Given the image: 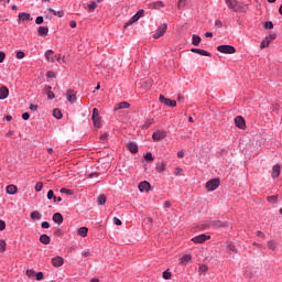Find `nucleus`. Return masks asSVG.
Returning <instances> with one entry per match:
<instances>
[{
  "mask_svg": "<svg viewBox=\"0 0 282 282\" xmlns=\"http://www.w3.org/2000/svg\"><path fill=\"white\" fill-rule=\"evenodd\" d=\"M93 124L94 127H96L97 129H102V122L100 120H102V117H100V112L98 111V108H94L93 109Z\"/></svg>",
  "mask_w": 282,
  "mask_h": 282,
  "instance_id": "obj_1",
  "label": "nucleus"
},
{
  "mask_svg": "<svg viewBox=\"0 0 282 282\" xmlns=\"http://www.w3.org/2000/svg\"><path fill=\"white\" fill-rule=\"evenodd\" d=\"M217 51L220 52V54H235L237 48H235L232 45L223 44L217 46Z\"/></svg>",
  "mask_w": 282,
  "mask_h": 282,
  "instance_id": "obj_2",
  "label": "nucleus"
},
{
  "mask_svg": "<svg viewBox=\"0 0 282 282\" xmlns=\"http://www.w3.org/2000/svg\"><path fill=\"white\" fill-rule=\"evenodd\" d=\"M159 102H162V105H165V107H177L176 100L169 99L164 95H160Z\"/></svg>",
  "mask_w": 282,
  "mask_h": 282,
  "instance_id": "obj_3",
  "label": "nucleus"
},
{
  "mask_svg": "<svg viewBox=\"0 0 282 282\" xmlns=\"http://www.w3.org/2000/svg\"><path fill=\"white\" fill-rule=\"evenodd\" d=\"M220 184H221V181H219V178H212L206 183V188L207 191H217Z\"/></svg>",
  "mask_w": 282,
  "mask_h": 282,
  "instance_id": "obj_4",
  "label": "nucleus"
},
{
  "mask_svg": "<svg viewBox=\"0 0 282 282\" xmlns=\"http://www.w3.org/2000/svg\"><path fill=\"white\" fill-rule=\"evenodd\" d=\"M166 30H169V24L162 23L156 32L153 34V39H161V36H164L166 34Z\"/></svg>",
  "mask_w": 282,
  "mask_h": 282,
  "instance_id": "obj_5",
  "label": "nucleus"
},
{
  "mask_svg": "<svg viewBox=\"0 0 282 282\" xmlns=\"http://www.w3.org/2000/svg\"><path fill=\"white\" fill-rule=\"evenodd\" d=\"M208 239H210V236L202 234V235H198V236L192 238V241L194 243H204L205 241H208Z\"/></svg>",
  "mask_w": 282,
  "mask_h": 282,
  "instance_id": "obj_6",
  "label": "nucleus"
},
{
  "mask_svg": "<svg viewBox=\"0 0 282 282\" xmlns=\"http://www.w3.org/2000/svg\"><path fill=\"white\" fill-rule=\"evenodd\" d=\"M166 138V132L164 130H158L156 132H153L152 139L154 142H158L160 140H164Z\"/></svg>",
  "mask_w": 282,
  "mask_h": 282,
  "instance_id": "obj_7",
  "label": "nucleus"
},
{
  "mask_svg": "<svg viewBox=\"0 0 282 282\" xmlns=\"http://www.w3.org/2000/svg\"><path fill=\"white\" fill-rule=\"evenodd\" d=\"M138 188L140 193H144V191L149 193V191H151V183H149L148 181H142L141 183H139Z\"/></svg>",
  "mask_w": 282,
  "mask_h": 282,
  "instance_id": "obj_8",
  "label": "nucleus"
},
{
  "mask_svg": "<svg viewBox=\"0 0 282 282\" xmlns=\"http://www.w3.org/2000/svg\"><path fill=\"white\" fill-rule=\"evenodd\" d=\"M235 124L238 127V129H245L246 128V119L241 116H237L235 118Z\"/></svg>",
  "mask_w": 282,
  "mask_h": 282,
  "instance_id": "obj_9",
  "label": "nucleus"
},
{
  "mask_svg": "<svg viewBox=\"0 0 282 282\" xmlns=\"http://www.w3.org/2000/svg\"><path fill=\"white\" fill-rule=\"evenodd\" d=\"M63 263H65V260L61 256H57L52 259V264L54 265V268H61Z\"/></svg>",
  "mask_w": 282,
  "mask_h": 282,
  "instance_id": "obj_10",
  "label": "nucleus"
},
{
  "mask_svg": "<svg viewBox=\"0 0 282 282\" xmlns=\"http://www.w3.org/2000/svg\"><path fill=\"white\" fill-rule=\"evenodd\" d=\"M10 96V89L6 86L0 87V100H6Z\"/></svg>",
  "mask_w": 282,
  "mask_h": 282,
  "instance_id": "obj_11",
  "label": "nucleus"
},
{
  "mask_svg": "<svg viewBox=\"0 0 282 282\" xmlns=\"http://www.w3.org/2000/svg\"><path fill=\"white\" fill-rule=\"evenodd\" d=\"M45 58L48 63H54L56 61V55H54V51L53 50L46 51Z\"/></svg>",
  "mask_w": 282,
  "mask_h": 282,
  "instance_id": "obj_12",
  "label": "nucleus"
},
{
  "mask_svg": "<svg viewBox=\"0 0 282 282\" xmlns=\"http://www.w3.org/2000/svg\"><path fill=\"white\" fill-rule=\"evenodd\" d=\"M234 12H248V4H243L241 2H237Z\"/></svg>",
  "mask_w": 282,
  "mask_h": 282,
  "instance_id": "obj_13",
  "label": "nucleus"
},
{
  "mask_svg": "<svg viewBox=\"0 0 282 282\" xmlns=\"http://www.w3.org/2000/svg\"><path fill=\"white\" fill-rule=\"evenodd\" d=\"M210 226H215V228H227L228 223L221 220H212Z\"/></svg>",
  "mask_w": 282,
  "mask_h": 282,
  "instance_id": "obj_14",
  "label": "nucleus"
},
{
  "mask_svg": "<svg viewBox=\"0 0 282 282\" xmlns=\"http://www.w3.org/2000/svg\"><path fill=\"white\" fill-rule=\"evenodd\" d=\"M191 52H193V54H199V56H213L208 51L202 48H191Z\"/></svg>",
  "mask_w": 282,
  "mask_h": 282,
  "instance_id": "obj_15",
  "label": "nucleus"
},
{
  "mask_svg": "<svg viewBox=\"0 0 282 282\" xmlns=\"http://www.w3.org/2000/svg\"><path fill=\"white\" fill-rule=\"evenodd\" d=\"M129 107H131V104L128 101H121L115 106L113 111H118V109H129Z\"/></svg>",
  "mask_w": 282,
  "mask_h": 282,
  "instance_id": "obj_16",
  "label": "nucleus"
},
{
  "mask_svg": "<svg viewBox=\"0 0 282 282\" xmlns=\"http://www.w3.org/2000/svg\"><path fill=\"white\" fill-rule=\"evenodd\" d=\"M50 33V28L47 26H39L37 29V36H47Z\"/></svg>",
  "mask_w": 282,
  "mask_h": 282,
  "instance_id": "obj_17",
  "label": "nucleus"
},
{
  "mask_svg": "<svg viewBox=\"0 0 282 282\" xmlns=\"http://www.w3.org/2000/svg\"><path fill=\"white\" fill-rule=\"evenodd\" d=\"M127 149H128V151H130V153L135 154V153H138V143H135V142H129V143L127 144Z\"/></svg>",
  "mask_w": 282,
  "mask_h": 282,
  "instance_id": "obj_18",
  "label": "nucleus"
},
{
  "mask_svg": "<svg viewBox=\"0 0 282 282\" xmlns=\"http://www.w3.org/2000/svg\"><path fill=\"white\" fill-rule=\"evenodd\" d=\"M7 193L8 195H17V193H19V188L17 187V185H8Z\"/></svg>",
  "mask_w": 282,
  "mask_h": 282,
  "instance_id": "obj_19",
  "label": "nucleus"
},
{
  "mask_svg": "<svg viewBox=\"0 0 282 282\" xmlns=\"http://www.w3.org/2000/svg\"><path fill=\"white\" fill-rule=\"evenodd\" d=\"M271 175L274 180H276V177H279V175H281V165H279V164L274 165L272 169Z\"/></svg>",
  "mask_w": 282,
  "mask_h": 282,
  "instance_id": "obj_20",
  "label": "nucleus"
},
{
  "mask_svg": "<svg viewBox=\"0 0 282 282\" xmlns=\"http://www.w3.org/2000/svg\"><path fill=\"white\" fill-rule=\"evenodd\" d=\"M40 241L44 245V246H50V242L52 241V239L50 238V236H47L46 234H42L40 236Z\"/></svg>",
  "mask_w": 282,
  "mask_h": 282,
  "instance_id": "obj_21",
  "label": "nucleus"
},
{
  "mask_svg": "<svg viewBox=\"0 0 282 282\" xmlns=\"http://www.w3.org/2000/svg\"><path fill=\"white\" fill-rule=\"evenodd\" d=\"M53 221L55 223V224H58V225H61V224H63V214H61V213H55L54 215H53Z\"/></svg>",
  "mask_w": 282,
  "mask_h": 282,
  "instance_id": "obj_22",
  "label": "nucleus"
},
{
  "mask_svg": "<svg viewBox=\"0 0 282 282\" xmlns=\"http://www.w3.org/2000/svg\"><path fill=\"white\" fill-rule=\"evenodd\" d=\"M66 98L68 102H74L76 100V94H74L73 89L67 90Z\"/></svg>",
  "mask_w": 282,
  "mask_h": 282,
  "instance_id": "obj_23",
  "label": "nucleus"
},
{
  "mask_svg": "<svg viewBox=\"0 0 282 282\" xmlns=\"http://www.w3.org/2000/svg\"><path fill=\"white\" fill-rule=\"evenodd\" d=\"M47 11L52 12V14H54V17H58L59 19H63V17H65V11H63V10L56 11L52 8H48Z\"/></svg>",
  "mask_w": 282,
  "mask_h": 282,
  "instance_id": "obj_24",
  "label": "nucleus"
},
{
  "mask_svg": "<svg viewBox=\"0 0 282 282\" xmlns=\"http://www.w3.org/2000/svg\"><path fill=\"white\" fill-rule=\"evenodd\" d=\"M137 21H140V18H138L134 14L128 22L124 23L123 29L127 30V28H129V25H133V23H135Z\"/></svg>",
  "mask_w": 282,
  "mask_h": 282,
  "instance_id": "obj_25",
  "label": "nucleus"
},
{
  "mask_svg": "<svg viewBox=\"0 0 282 282\" xmlns=\"http://www.w3.org/2000/svg\"><path fill=\"white\" fill-rule=\"evenodd\" d=\"M164 8V2L162 1H156V2H151L149 4V8H151V10H158V8Z\"/></svg>",
  "mask_w": 282,
  "mask_h": 282,
  "instance_id": "obj_26",
  "label": "nucleus"
},
{
  "mask_svg": "<svg viewBox=\"0 0 282 282\" xmlns=\"http://www.w3.org/2000/svg\"><path fill=\"white\" fill-rule=\"evenodd\" d=\"M202 43V37L199 35L193 34L192 35V45H195L197 47Z\"/></svg>",
  "mask_w": 282,
  "mask_h": 282,
  "instance_id": "obj_27",
  "label": "nucleus"
},
{
  "mask_svg": "<svg viewBox=\"0 0 282 282\" xmlns=\"http://www.w3.org/2000/svg\"><path fill=\"white\" fill-rule=\"evenodd\" d=\"M45 91H46L48 100H54L55 95L52 91V86H45Z\"/></svg>",
  "mask_w": 282,
  "mask_h": 282,
  "instance_id": "obj_28",
  "label": "nucleus"
},
{
  "mask_svg": "<svg viewBox=\"0 0 282 282\" xmlns=\"http://www.w3.org/2000/svg\"><path fill=\"white\" fill-rule=\"evenodd\" d=\"M19 21H32L30 13L21 12L19 13Z\"/></svg>",
  "mask_w": 282,
  "mask_h": 282,
  "instance_id": "obj_29",
  "label": "nucleus"
},
{
  "mask_svg": "<svg viewBox=\"0 0 282 282\" xmlns=\"http://www.w3.org/2000/svg\"><path fill=\"white\" fill-rule=\"evenodd\" d=\"M77 232H78L79 237H87V234L89 232V228L80 227Z\"/></svg>",
  "mask_w": 282,
  "mask_h": 282,
  "instance_id": "obj_30",
  "label": "nucleus"
},
{
  "mask_svg": "<svg viewBox=\"0 0 282 282\" xmlns=\"http://www.w3.org/2000/svg\"><path fill=\"white\" fill-rule=\"evenodd\" d=\"M155 170L158 173H164L166 171V163H158Z\"/></svg>",
  "mask_w": 282,
  "mask_h": 282,
  "instance_id": "obj_31",
  "label": "nucleus"
},
{
  "mask_svg": "<svg viewBox=\"0 0 282 282\" xmlns=\"http://www.w3.org/2000/svg\"><path fill=\"white\" fill-rule=\"evenodd\" d=\"M53 116H54V118H56L57 120H61V118H63V112L61 111V109L55 108V109H53Z\"/></svg>",
  "mask_w": 282,
  "mask_h": 282,
  "instance_id": "obj_32",
  "label": "nucleus"
},
{
  "mask_svg": "<svg viewBox=\"0 0 282 282\" xmlns=\"http://www.w3.org/2000/svg\"><path fill=\"white\" fill-rule=\"evenodd\" d=\"M97 202H98V205H99V206H105V204H107V196H105V194H101V195L98 197Z\"/></svg>",
  "mask_w": 282,
  "mask_h": 282,
  "instance_id": "obj_33",
  "label": "nucleus"
},
{
  "mask_svg": "<svg viewBox=\"0 0 282 282\" xmlns=\"http://www.w3.org/2000/svg\"><path fill=\"white\" fill-rule=\"evenodd\" d=\"M226 4L229 7L230 10L235 12V8L237 6V0H226Z\"/></svg>",
  "mask_w": 282,
  "mask_h": 282,
  "instance_id": "obj_34",
  "label": "nucleus"
},
{
  "mask_svg": "<svg viewBox=\"0 0 282 282\" xmlns=\"http://www.w3.org/2000/svg\"><path fill=\"white\" fill-rule=\"evenodd\" d=\"M162 276L165 281H169L173 276V274L171 273V270L167 269V270L163 271Z\"/></svg>",
  "mask_w": 282,
  "mask_h": 282,
  "instance_id": "obj_35",
  "label": "nucleus"
},
{
  "mask_svg": "<svg viewBox=\"0 0 282 282\" xmlns=\"http://www.w3.org/2000/svg\"><path fill=\"white\" fill-rule=\"evenodd\" d=\"M193 259V256L185 254L181 258V263H189V261Z\"/></svg>",
  "mask_w": 282,
  "mask_h": 282,
  "instance_id": "obj_36",
  "label": "nucleus"
},
{
  "mask_svg": "<svg viewBox=\"0 0 282 282\" xmlns=\"http://www.w3.org/2000/svg\"><path fill=\"white\" fill-rule=\"evenodd\" d=\"M153 122H155V119H148L145 121V123L143 126H141V129H149V127H151V124H153Z\"/></svg>",
  "mask_w": 282,
  "mask_h": 282,
  "instance_id": "obj_37",
  "label": "nucleus"
},
{
  "mask_svg": "<svg viewBox=\"0 0 282 282\" xmlns=\"http://www.w3.org/2000/svg\"><path fill=\"white\" fill-rule=\"evenodd\" d=\"M264 30H274V23L272 21H267L263 24Z\"/></svg>",
  "mask_w": 282,
  "mask_h": 282,
  "instance_id": "obj_38",
  "label": "nucleus"
},
{
  "mask_svg": "<svg viewBox=\"0 0 282 282\" xmlns=\"http://www.w3.org/2000/svg\"><path fill=\"white\" fill-rule=\"evenodd\" d=\"M267 199L270 204H276V202H279V195L268 196Z\"/></svg>",
  "mask_w": 282,
  "mask_h": 282,
  "instance_id": "obj_39",
  "label": "nucleus"
},
{
  "mask_svg": "<svg viewBox=\"0 0 282 282\" xmlns=\"http://www.w3.org/2000/svg\"><path fill=\"white\" fill-rule=\"evenodd\" d=\"M26 276H28L29 279H34V278L36 276V271L33 270V269H28V270H26Z\"/></svg>",
  "mask_w": 282,
  "mask_h": 282,
  "instance_id": "obj_40",
  "label": "nucleus"
},
{
  "mask_svg": "<svg viewBox=\"0 0 282 282\" xmlns=\"http://www.w3.org/2000/svg\"><path fill=\"white\" fill-rule=\"evenodd\" d=\"M42 215L41 212H32L31 213V219L36 220V219H41Z\"/></svg>",
  "mask_w": 282,
  "mask_h": 282,
  "instance_id": "obj_41",
  "label": "nucleus"
},
{
  "mask_svg": "<svg viewBox=\"0 0 282 282\" xmlns=\"http://www.w3.org/2000/svg\"><path fill=\"white\" fill-rule=\"evenodd\" d=\"M268 248H269V250H276V241L270 240L268 242Z\"/></svg>",
  "mask_w": 282,
  "mask_h": 282,
  "instance_id": "obj_42",
  "label": "nucleus"
},
{
  "mask_svg": "<svg viewBox=\"0 0 282 282\" xmlns=\"http://www.w3.org/2000/svg\"><path fill=\"white\" fill-rule=\"evenodd\" d=\"M144 160H145V162H153V160H155V158H153V154L151 152H148L144 155Z\"/></svg>",
  "mask_w": 282,
  "mask_h": 282,
  "instance_id": "obj_43",
  "label": "nucleus"
},
{
  "mask_svg": "<svg viewBox=\"0 0 282 282\" xmlns=\"http://www.w3.org/2000/svg\"><path fill=\"white\" fill-rule=\"evenodd\" d=\"M46 197H47V199H53L54 202H56V195H54V191L53 189H50L47 192Z\"/></svg>",
  "mask_w": 282,
  "mask_h": 282,
  "instance_id": "obj_44",
  "label": "nucleus"
},
{
  "mask_svg": "<svg viewBox=\"0 0 282 282\" xmlns=\"http://www.w3.org/2000/svg\"><path fill=\"white\" fill-rule=\"evenodd\" d=\"M265 47H270V41H267L265 39L262 40L260 44V50H265Z\"/></svg>",
  "mask_w": 282,
  "mask_h": 282,
  "instance_id": "obj_45",
  "label": "nucleus"
},
{
  "mask_svg": "<svg viewBox=\"0 0 282 282\" xmlns=\"http://www.w3.org/2000/svg\"><path fill=\"white\" fill-rule=\"evenodd\" d=\"M7 247L8 243H6V240H0V252H6Z\"/></svg>",
  "mask_w": 282,
  "mask_h": 282,
  "instance_id": "obj_46",
  "label": "nucleus"
},
{
  "mask_svg": "<svg viewBox=\"0 0 282 282\" xmlns=\"http://www.w3.org/2000/svg\"><path fill=\"white\" fill-rule=\"evenodd\" d=\"M59 193H64L65 195H74V191L67 189L65 187L61 188Z\"/></svg>",
  "mask_w": 282,
  "mask_h": 282,
  "instance_id": "obj_47",
  "label": "nucleus"
},
{
  "mask_svg": "<svg viewBox=\"0 0 282 282\" xmlns=\"http://www.w3.org/2000/svg\"><path fill=\"white\" fill-rule=\"evenodd\" d=\"M63 235H65V232L63 231V229H56L54 231V236L55 237H59V239H62Z\"/></svg>",
  "mask_w": 282,
  "mask_h": 282,
  "instance_id": "obj_48",
  "label": "nucleus"
},
{
  "mask_svg": "<svg viewBox=\"0 0 282 282\" xmlns=\"http://www.w3.org/2000/svg\"><path fill=\"white\" fill-rule=\"evenodd\" d=\"M88 8H89V12H94V10L98 8V4H96V1H91Z\"/></svg>",
  "mask_w": 282,
  "mask_h": 282,
  "instance_id": "obj_49",
  "label": "nucleus"
},
{
  "mask_svg": "<svg viewBox=\"0 0 282 282\" xmlns=\"http://www.w3.org/2000/svg\"><path fill=\"white\" fill-rule=\"evenodd\" d=\"M35 191L37 193H41L43 191V183L42 182H39L35 184Z\"/></svg>",
  "mask_w": 282,
  "mask_h": 282,
  "instance_id": "obj_50",
  "label": "nucleus"
},
{
  "mask_svg": "<svg viewBox=\"0 0 282 282\" xmlns=\"http://www.w3.org/2000/svg\"><path fill=\"white\" fill-rule=\"evenodd\" d=\"M267 41H269V44L271 41H274L276 39V34H269L268 36L264 37Z\"/></svg>",
  "mask_w": 282,
  "mask_h": 282,
  "instance_id": "obj_51",
  "label": "nucleus"
},
{
  "mask_svg": "<svg viewBox=\"0 0 282 282\" xmlns=\"http://www.w3.org/2000/svg\"><path fill=\"white\" fill-rule=\"evenodd\" d=\"M43 21H44L43 15H39V17L35 19V23H36V25H41V24H43Z\"/></svg>",
  "mask_w": 282,
  "mask_h": 282,
  "instance_id": "obj_52",
  "label": "nucleus"
},
{
  "mask_svg": "<svg viewBox=\"0 0 282 282\" xmlns=\"http://www.w3.org/2000/svg\"><path fill=\"white\" fill-rule=\"evenodd\" d=\"M43 276H44V274H43V272H37V273H35V279H36V281H43Z\"/></svg>",
  "mask_w": 282,
  "mask_h": 282,
  "instance_id": "obj_53",
  "label": "nucleus"
},
{
  "mask_svg": "<svg viewBox=\"0 0 282 282\" xmlns=\"http://www.w3.org/2000/svg\"><path fill=\"white\" fill-rule=\"evenodd\" d=\"M17 58L21 59V58H25V53L23 51H18L17 52Z\"/></svg>",
  "mask_w": 282,
  "mask_h": 282,
  "instance_id": "obj_54",
  "label": "nucleus"
},
{
  "mask_svg": "<svg viewBox=\"0 0 282 282\" xmlns=\"http://www.w3.org/2000/svg\"><path fill=\"white\" fill-rule=\"evenodd\" d=\"M184 173V170L182 167H176L174 170V175H182Z\"/></svg>",
  "mask_w": 282,
  "mask_h": 282,
  "instance_id": "obj_55",
  "label": "nucleus"
},
{
  "mask_svg": "<svg viewBox=\"0 0 282 282\" xmlns=\"http://www.w3.org/2000/svg\"><path fill=\"white\" fill-rule=\"evenodd\" d=\"M198 271H199V272H208V265H206V264L200 265V267L198 268Z\"/></svg>",
  "mask_w": 282,
  "mask_h": 282,
  "instance_id": "obj_56",
  "label": "nucleus"
},
{
  "mask_svg": "<svg viewBox=\"0 0 282 282\" xmlns=\"http://www.w3.org/2000/svg\"><path fill=\"white\" fill-rule=\"evenodd\" d=\"M46 76H47V78H56V73H54L53 70H48L46 73Z\"/></svg>",
  "mask_w": 282,
  "mask_h": 282,
  "instance_id": "obj_57",
  "label": "nucleus"
},
{
  "mask_svg": "<svg viewBox=\"0 0 282 282\" xmlns=\"http://www.w3.org/2000/svg\"><path fill=\"white\" fill-rule=\"evenodd\" d=\"M113 224L115 226H122V220H120L118 217H113Z\"/></svg>",
  "mask_w": 282,
  "mask_h": 282,
  "instance_id": "obj_58",
  "label": "nucleus"
},
{
  "mask_svg": "<svg viewBox=\"0 0 282 282\" xmlns=\"http://www.w3.org/2000/svg\"><path fill=\"white\" fill-rule=\"evenodd\" d=\"M135 15L139 18V19H142V17H144V9H140Z\"/></svg>",
  "mask_w": 282,
  "mask_h": 282,
  "instance_id": "obj_59",
  "label": "nucleus"
},
{
  "mask_svg": "<svg viewBox=\"0 0 282 282\" xmlns=\"http://www.w3.org/2000/svg\"><path fill=\"white\" fill-rule=\"evenodd\" d=\"M227 250H230L231 252H237V247H235V245L230 243V245H228Z\"/></svg>",
  "mask_w": 282,
  "mask_h": 282,
  "instance_id": "obj_60",
  "label": "nucleus"
},
{
  "mask_svg": "<svg viewBox=\"0 0 282 282\" xmlns=\"http://www.w3.org/2000/svg\"><path fill=\"white\" fill-rule=\"evenodd\" d=\"M29 109H30L31 111H39V105L31 104L30 107H29Z\"/></svg>",
  "mask_w": 282,
  "mask_h": 282,
  "instance_id": "obj_61",
  "label": "nucleus"
},
{
  "mask_svg": "<svg viewBox=\"0 0 282 282\" xmlns=\"http://www.w3.org/2000/svg\"><path fill=\"white\" fill-rule=\"evenodd\" d=\"M6 61V52L0 51V63H3Z\"/></svg>",
  "mask_w": 282,
  "mask_h": 282,
  "instance_id": "obj_62",
  "label": "nucleus"
},
{
  "mask_svg": "<svg viewBox=\"0 0 282 282\" xmlns=\"http://www.w3.org/2000/svg\"><path fill=\"white\" fill-rule=\"evenodd\" d=\"M22 120H30V112L22 113Z\"/></svg>",
  "mask_w": 282,
  "mask_h": 282,
  "instance_id": "obj_63",
  "label": "nucleus"
},
{
  "mask_svg": "<svg viewBox=\"0 0 282 282\" xmlns=\"http://www.w3.org/2000/svg\"><path fill=\"white\" fill-rule=\"evenodd\" d=\"M41 228L47 229V228H50V224H48L47 221H43V223L41 224Z\"/></svg>",
  "mask_w": 282,
  "mask_h": 282,
  "instance_id": "obj_64",
  "label": "nucleus"
}]
</instances>
